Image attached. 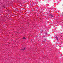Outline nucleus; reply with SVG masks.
Segmentation results:
<instances>
[{"label":"nucleus","mask_w":63,"mask_h":63,"mask_svg":"<svg viewBox=\"0 0 63 63\" xmlns=\"http://www.w3.org/2000/svg\"><path fill=\"white\" fill-rule=\"evenodd\" d=\"M25 48H23L21 49V50H25Z\"/></svg>","instance_id":"obj_1"},{"label":"nucleus","mask_w":63,"mask_h":63,"mask_svg":"<svg viewBox=\"0 0 63 63\" xmlns=\"http://www.w3.org/2000/svg\"><path fill=\"white\" fill-rule=\"evenodd\" d=\"M23 39H26V38H25V37H23Z\"/></svg>","instance_id":"obj_2"},{"label":"nucleus","mask_w":63,"mask_h":63,"mask_svg":"<svg viewBox=\"0 0 63 63\" xmlns=\"http://www.w3.org/2000/svg\"><path fill=\"white\" fill-rule=\"evenodd\" d=\"M56 39L58 40V37H56Z\"/></svg>","instance_id":"obj_3"},{"label":"nucleus","mask_w":63,"mask_h":63,"mask_svg":"<svg viewBox=\"0 0 63 63\" xmlns=\"http://www.w3.org/2000/svg\"><path fill=\"white\" fill-rule=\"evenodd\" d=\"M50 16H51V17H53V15H50Z\"/></svg>","instance_id":"obj_4"},{"label":"nucleus","mask_w":63,"mask_h":63,"mask_svg":"<svg viewBox=\"0 0 63 63\" xmlns=\"http://www.w3.org/2000/svg\"><path fill=\"white\" fill-rule=\"evenodd\" d=\"M44 41H46V39H45Z\"/></svg>","instance_id":"obj_5"}]
</instances>
